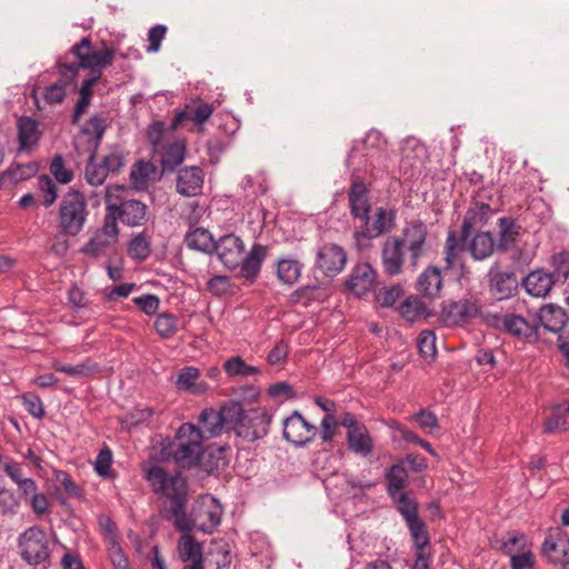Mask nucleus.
<instances>
[{
    "label": "nucleus",
    "instance_id": "obj_1",
    "mask_svg": "<svg viewBox=\"0 0 569 569\" xmlns=\"http://www.w3.org/2000/svg\"><path fill=\"white\" fill-rule=\"evenodd\" d=\"M114 50L103 47L93 50L89 38H83L71 47L69 52L60 57L57 61L59 74L63 79L74 80L80 69H89V76L94 72L102 76V69L112 64Z\"/></svg>",
    "mask_w": 569,
    "mask_h": 569
},
{
    "label": "nucleus",
    "instance_id": "obj_2",
    "mask_svg": "<svg viewBox=\"0 0 569 569\" xmlns=\"http://www.w3.org/2000/svg\"><path fill=\"white\" fill-rule=\"evenodd\" d=\"M203 439L194 423L184 422L172 439L161 443V459L172 460L182 469L198 466L203 453Z\"/></svg>",
    "mask_w": 569,
    "mask_h": 569
},
{
    "label": "nucleus",
    "instance_id": "obj_3",
    "mask_svg": "<svg viewBox=\"0 0 569 569\" xmlns=\"http://www.w3.org/2000/svg\"><path fill=\"white\" fill-rule=\"evenodd\" d=\"M129 190L119 184L106 189V216H112L129 227H141L148 220V207L134 199H128Z\"/></svg>",
    "mask_w": 569,
    "mask_h": 569
},
{
    "label": "nucleus",
    "instance_id": "obj_4",
    "mask_svg": "<svg viewBox=\"0 0 569 569\" xmlns=\"http://www.w3.org/2000/svg\"><path fill=\"white\" fill-rule=\"evenodd\" d=\"M168 506L164 518L173 521L179 531H190L191 523L188 520L187 505L189 501V489L187 480L180 472H173V480L170 481V489L164 491L160 498Z\"/></svg>",
    "mask_w": 569,
    "mask_h": 569
},
{
    "label": "nucleus",
    "instance_id": "obj_5",
    "mask_svg": "<svg viewBox=\"0 0 569 569\" xmlns=\"http://www.w3.org/2000/svg\"><path fill=\"white\" fill-rule=\"evenodd\" d=\"M88 213L84 196L76 190L67 192L59 206L58 227L60 232L71 237L79 234L84 227Z\"/></svg>",
    "mask_w": 569,
    "mask_h": 569
},
{
    "label": "nucleus",
    "instance_id": "obj_6",
    "mask_svg": "<svg viewBox=\"0 0 569 569\" xmlns=\"http://www.w3.org/2000/svg\"><path fill=\"white\" fill-rule=\"evenodd\" d=\"M271 420L267 409L257 407L244 410L240 403V415L232 422V429L244 441L254 442L268 435Z\"/></svg>",
    "mask_w": 569,
    "mask_h": 569
},
{
    "label": "nucleus",
    "instance_id": "obj_7",
    "mask_svg": "<svg viewBox=\"0 0 569 569\" xmlns=\"http://www.w3.org/2000/svg\"><path fill=\"white\" fill-rule=\"evenodd\" d=\"M239 415L238 401H227L219 410L204 408L198 417L201 438L206 441L220 436L226 427L232 428V422Z\"/></svg>",
    "mask_w": 569,
    "mask_h": 569
},
{
    "label": "nucleus",
    "instance_id": "obj_8",
    "mask_svg": "<svg viewBox=\"0 0 569 569\" xmlns=\"http://www.w3.org/2000/svg\"><path fill=\"white\" fill-rule=\"evenodd\" d=\"M222 513V506L214 497L210 495L199 497L192 509V515L188 516L191 523L190 531L197 527L204 533H212L220 525Z\"/></svg>",
    "mask_w": 569,
    "mask_h": 569
},
{
    "label": "nucleus",
    "instance_id": "obj_9",
    "mask_svg": "<svg viewBox=\"0 0 569 569\" xmlns=\"http://www.w3.org/2000/svg\"><path fill=\"white\" fill-rule=\"evenodd\" d=\"M408 253V264L415 271L426 251L428 229L421 220L406 223L400 236H397Z\"/></svg>",
    "mask_w": 569,
    "mask_h": 569
},
{
    "label": "nucleus",
    "instance_id": "obj_10",
    "mask_svg": "<svg viewBox=\"0 0 569 569\" xmlns=\"http://www.w3.org/2000/svg\"><path fill=\"white\" fill-rule=\"evenodd\" d=\"M21 557L29 565H39L49 556L46 532L34 526L24 530L19 537Z\"/></svg>",
    "mask_w": 569,
    "mask_h": 569
},
{
    "label": "nucleus",
    "instance_id": "obj_11",
    "mask_svg": "<svg viewBox=\"0 0 569 569\" xmlns=\"http://www.w3.org/2000/svg\"><path fill=\"white\" fill-rule=\"evenodd\" d=\"M119 228L112 216H104L103 226L84 244L82 252L93 258L103 256L118 242Z\"/></svg>",
    "mask_w": 569,
    "mask_h": 569
},
{
    "label": "nucleus",
    "instance_id": "obj_12",
    "mask_svg": "<svg viewBox=\"0 0 569 569\" xmlns=\"http://www.w3.org/2000/svg\"><path fill=\"white\" fill-rule=\"evenodd\" d=\"M282 425L283 438L297 447L308 445L318 435V428L307 421L298 411H293L283 420Z\"/></svg>",
    "mask_w": 569,
    "mask_h": 569
},
{
    "label": "nucleus",
    "instance_id": "obj_13",
    "mask_svg": "<svg viewBox=\"0 0 569 569\" xmlns=\"http://www.w3.org/2000/svg\"><path fill=\"white\" fill-rule=\"evenodd\" d=\"M347 253L336 243L321 246L316 256V267L327 277L339 274L346 267Z\"/></svg>",
    "mask_w": 569,
    "mask_h": 569
},
{
    "label": "nucleus",
    "instance_id": "obj_14",
    "mask_svg": "<svg viewBox=\"0 0 569 569\" xmlns=\"http://www.w3.org/2000/svg\"><path fill=\"white\" fill-rule=\"evenodd\" d=\"M426 157V148L415 138H407L402 141L400 148L399 169L407 178H412L420 173L423 159Z\"/></svg>",
    "mask_w": 569,
    "mask_h": 569
},
{
    "label": "nucleus",
    "instance_id": "obj_15",
    "mask_svg": "<svg viewBox=\"0 0 569 569\" xmlns=\"http://www.w3.org/2000/svg\"><path fill=\"white\" fill-rule=\"evenodd\" d=\"M396 224V210L377 208L373 218H368L362 222L363 230L356 233L357 241L361 238L372 239L383 233L390 232Z\"/></svg>",
    "mask_w": 569,
    "mask_h": 569
},
{
    "label": "nucleus",
    "instance_id": "obj_16",
    "mask_svg": "<svg viewBox=\"0 0 569 569\" xmlns=\"http://www.w3.org/2000/svg\"><path fill=\"white\" fill-rule=\"evenodd\" d=\"M222 264L230 270L240 266L242 254L244 253V243L240 237L234 233L222 236L214 243V251Z\"/></svg>",
    "mask_w": 569,
    "mask_h": 569
},
{
    "label": "nucleus",
    "instance_id": "obj_17",
    "mask_svg": "<svg viewBox=\"0 0 569 569\" xmlns=\"http://www.w3.org/2000/svg\"><path fill=\"white\" fill-rule=\"evenodd\" d=\"M407 250L398 237H389L381 248V266L383 272L388 276H398L403 272Z\"/></svg>",
    "mask_w": 569,
    "mask_h": 569
},
{
    "label": "nucleus",
    "instance_id": "obj_18",
    "mask_svg": "<svg viewBox=\"0 0 569 569\" xmlns=\"http://www.w3.org/2000/svg\"><path fill=\"white\" fill-rule=\"evenodd\" d=\"M478 306L469 300L446 301L442 303L440 320L447 327L461 326L478 315Z\"/></svg>",
    "mask_w": 569,
    "mask_h": 569
},
{
    "label": "nucleus",
    "instance_id": "obj_19",
    "mask_svg": "<svg viewBox=\"0 0 569 569\" xmlns=\"http://www.w3.org/2000/svg\"><path fill=\"white\" fill-rule=\"evenodd\" d=\"M542 551L548 560L556 565L569 563V537L561 529L550 531L545 539Z\"/></svg>",
    "mask_w": 569,
    "mask_h": 569
},
{
    "label": "nucleus",
    "instance_id": "obj_20",
    "mask_svg": "<svg viewBox=\"0 0 569 569\" xmlns=\"http://www.w3.org/2000/svg\"><path fill=\"white\" fill-rule=\"evenodd\" d=\"M377 283V272L368 262L357 263L346 282L347 287L356 296L361 297L375 289Z\"/></svg>",
    "mask_w": 569,
    "mask_h": 569
},
{
    "label": "nucleus",
    "instance_id": "obj_21",
    "mask_svg": "<svg viewBox=\"0 0 569 569\" xmlns=\"http://www.w3.org/2000/svg\"><path fill=\"white\" fill-rule=\"evenodd\" d=\"M268 251L269 248L267 246L254 243L246 256L244 253L242 254V260L238 267L240 268L239 277L247 281L254 282L268 256Z\"/></svg>",
    "mask_w": 569,
    "mask_h": 569
},
{
    "label": "nucleus",
    "instance_id": "obj_22",
    "mask_svg": "<svg viewBox=\"0 0 569 569\" xmlns=\"http://www.w3.org/2000/svg\"><path fill=\"white\" fill-rule=\"evenodd\" d=\"M492 208L485 202H475L466 212L461 226V239L467 241L473 230L483 227L492 217Z\"/></svg>",
    "mask_w": 569,
    "mask_h": 569
},
{
    "label": "nucleus",
    "instance_id": "obj_23",
    "mask_svg": "<svg viewBox=\"0 0 569 569\" xmlns=\"http://www.w3.org/2000/svg\"><path fill=\"white\" fill-rule=\"evenodd\" d=\"M3 472L17 486L20 497L26 501L38 492L37 482L32 478L24 477L21 463L17 462L12 458L6 460L3 465Z\"/></svg>",
    "mask_w": 569,
    "mask_h": 569
},
{
    "label": "nucleus",
    "instance_id": "obj_24",
    "mask_svg": "<svg viewBox=\"0 0 569 569\" xmlns=\"http://www.w3.org/2000/svg\"><path fill=\"white\" fill-rule=\"evenodd\" d=\"M556 283L553 274L543 269L532 270L522 279L526 292L536 298H546Z\"/></svg>",
    "mask_w": 569,
    "mask_h": 569
},
{
    "label": "nucleus",
    "instance_id": "obj_25",
    "mask_svg": "<svg viewBox=\"0 0 569 569\" xmlns=\"http://www.w3.org/2000/svg\"><path fill=\"white\" fill-rule=\"evenodd\" d=\"M503 330L521 340L532 342L538 339L537 326L518 315H506L500 319Z\"/></svg>",
    "mask_w": 569,
    "mask_h": 569
},
{
    "label": "nucleus",
    "instance_id": "obj_26",
    "mask_svg": "<svg viewBox=\"0 0 569 569\" xmlns=\"http://www.w3.org/2000/svg\"><path fill=\"white\" fill-rule=\"evenodd\" d=\"M203 186L201 168L192 166L181 169L177 178V191L184 197L198 196Z\"/></svg>",
    "mask_w": 569,
    "mask_h": 569
},
{
    "label": "nucleus",
    "instance_id": "obj_27",
    "mask_svg": "<svg viewBox=\"0 0 569 569\" xmlns=\"http://www.w3.org/2000/svg\"><path fill=\"white\" fill-rule=\"evenodd\" d=\"M107 128L106 118L101 114L92 116L86 127L82 129L81 134L76 140V147L83 142L88 143V150H93L97 153L98 147L102 140Z\"/></svg>",
    "mask_w": 569,
    "mask_h": 569
},
{
    "label": "nucleus",
    "instance_id": "obj_28",
    "mask_svg": "<svg viewBox=\"0 0 569 569\" xmlns=\"http://www.w3.org/2000/svg\"><path fill=\"white\" fill-rule=\"evenodd\" d=\"M177 389L192 395H202L209 390V385L201 380V372L196 367H183L174 381Z\"/></svg>",
    "mask_w": 569,
    "mask_h": 569
},
{
    "label": "nucleus",
    "instance_id": "obj_29",
    "mask_svg": "<svg viewBox=\"0 0 569 569\" xmlns=\"http://www.w3.org/2000/svg\"><path fill=\"white\" fill-rule=\"evenodd\" d=\"M142 470L143 478L152 492L161 498L164 491L170 489V481L173 480V473H169L163 467L158 465H144Z\"/></svg>",
    "mask_w": 569,
    "mask_h": 569
},
{
    "label": "nucleus",
    "instance_id": "obj_30",
    "mask_svg": "<svg viewBox=\"0 0 569 569\" xmlns=\"http://www.w3.org/2000/svg\"><path fill=\"white\" fill-rule=\"evenodd\" d=\"M517 288L515 273L506 271H490L489 289L491 295L498 300H503L513 295Z\"/></svg>",
    "mask_w": 569,
    "mask_h": 569
},
{
    "label": "nucleus",
    "instance_id": "obj_31",
    "mask_svg": "<svg viewBox=\"0 0 569 569\" xmlns=\"http://www.w3.org/2000/svg\"><path fill=\"white\" fill-rule=\"evenodd\" d=\"M442 288V276L439 268L427 267L417 280V291L427 298L437 297Z\"/></svg>",
    "mask_w": 569,
    "mask_h": 569
},
{
    "label": "nucleus",
    "instance_id": "obj_32",
    "mask_svg": "<svg viewBox=\"0 0 569 569\" xmlns=\"http://www.w3.org/2000/svg\"><path fill=\"white\" fill-rule=\"evenodd\" d=\"M349 207L351 214L355 218H358L361 223L368 218L371 207L368 199L367 188L363 183H352L349 191Z\"/></svg>",
    "mask_w": 569,
    "mask_h": 569
},
{
    "label": "nucleus",
    "instance_id": "obj_33",
    "mask_svg": "<svg viewBox=\"0 0 569 569\" xmlns=\"http://www.w3.org/2000/svg\"><path fill=\"white\" fill-rule=\"evenodd\" d=\"M539 323L551 332H559L568 321L567 312L556 305H546L538 312Z\"/></svg>",
    "mask_w": 569,
    "mask_h": 569
},
{
    "label": "nucleus",
    "instance_id": "obj_34",
    "mask_svg": "<svg viewBox=\"0 0 569 569\" xmlns=\"http://www.w3.org/2000/svg\"><path fill=\"white\" fill-rule=\"evenodd\" d=\"M214 109L212 104L200 102L194 107L187 106L184 110L178 112L173 119V126L179 127L186 121H191L196 126H203L212 116Z\"/></svg>",
    "mask_w": 569,
    "mask_h": 569
},
{
    "label": "nucleus",
    "instance_id": "obj_35",
    "mask_svg": "<svg viewBox=\"0 0 569 569\" xmlns=\"http://www.w3.org/2000/svg\"><path fill=\"white\" fill-rule=\"evenodd\" d=\"M347 445L350 451L362 457L373 452V439L365 425L347 432Z\"/></svg>",
    "mask_w": 569,
    "mask_h": 569
},
{
    "label": "nucleus",
    "instance_id": "obj_36",
    "mask_svg": "<svg viewBox=\"0 0 569 569\" xmlns=\"http://www.w3.org/2000/svg\"><path fill=\"white\" fill-rule=\"evenodd\" d=\"M465 246L471 257L478 261L489 258L495 251V240L488 231L478 232L472 238H468Z\"/></svg>",
    "mask_w": 569,
    "mask_h": 569
},
{
    "label": "nucleus",
    "instance_id": "obj_37",
    "mask_svg": "<svg viewBox=\"0 0 569 569\" xmlns=\"http://www.w3.org/2000/svg\"><path fill=\"white\" fill-rule=\"evenodd\" d=\"M498 226V247L502 250L513 247L518 238L525 233V229L511 217L500 218Z\"/></svg>",
    "mask_w": 569,
    "mask_h": 569
},
{
    "label": "nucleus",
    "instance_id": "obj_38",
    "mask_svg": "<svg viewBox=\"0 0 569 569\" xmlns=\"http://www.w3.org/2000/svg\"><path fill=\"white\" fill-rule=\"evenodd\" d=\"M178 542V551L181 561L191 563H203V546L190 535V531H182Z\"/></svg>",
    "mask_w": 569,
    "mask_h": 569
},
{
    "label": "nucleus",
    "instance_id": "obj_39",
    "mask_svg": "<svg viewBox=\"0 0 569 569\" xmlns=\"http://www.w3.org/2000/svg\"><path fill=\"white\" fill-rule=\"evenodd\" d=\"M52 368L58 372H62L76 379L90 378L100 372L99 365L91 359H86L77 365H67L60 361H54L52 363Z\"/></svg>",
    "mask_w": 569,
    "mask_h": 569
},
{
    "label": "nucleus",
    "instance_id": "obj_40",
    "mask_svg": "<svg viewBox=\"0 0 569 569\" xmlns=\"http://www.w3.org/2000/svg\"><path fill=\"white\" fill-rule=\"evenodd\" d=\"M184 243L189 249L211 254L214 251L216 241L209 230L198 227L186 234Z\"/></svg>",
    "mask_w": 569,
    "mask_h": 569
},
{
    "label": "nucleus",
    "instance_id": "obj_41",
    "mask_svg": "<svg viewBox=\"0 0 569 569\" xmlns=\"http://www.w3.org/2000/svg\"><path fill=\"white\" fill-rule=\"evenodd\" d=\"M157 178V168L146 160L138 161L131 169L130 179L136 190H146L149 183Z\"/></svg>",
    "mask_w": 569,
    "mask_h": 569
},
{
    "label": "nucleus",
    "instance_id": "obj_42",
    "mask_svg": "<svg viewBox=\"0 0 569 569\" xmlns=\"http://www.w3.org/2000/svg\"><path fill=\"white\" fill-rule=\"evenodd\" d=\"M38 122L30 117H22L18 121V138L21 150H30L39 140Z\"/></svg>",
    "mask_w": 569,
    "mask_h": 569
},
{
    "label": "nucleus",
    "instance_id": "obj_43",
    "mask_svg": "<svg viewBox=\"0 0 569 569\" xmlns=\"http://www.w3.org/2000/svg\"><path fill=\"white\" fill-rule=\"evenodd\" d=\"M302 263L292 258L280 259L277 263V277L287 286H293L301 277Z\"/></svg>",
    "mask_w": 569,
    "mask_h": 569
},
{
    "label": "nucleus",
    "instance_id": "obj_44",
    "mask_svg": "<svg viewBox=\"0 0 569 569\" xmlns=\"http://www.w3.org/2000/svg\"><path fill=\"white\" fill-rule=\"evenodd\" d=\"M410 537L416 549V552H430V537L427 525L420 519V517L406 522Z\"/></svg>",
    "mask_w": 569,
    "mask_h": 569
},
{
    "label": "nucleus",
    "instance_id": "obj_45",
    "mask_svg": "<svg viewBox=\"0 0 569 569\" xmlns=\"http://www.w3.org/2000/svg\"><path fill=\"white\" fill-rule=\"evenodd\" d=\"M186 144L183 141H174L167 146L161 154L162 171H173L184 160Z\"/></svg>",
    "mask_w": 569,
    "mask_h": 569
},
{
    "label": "nucleus",
    "instance_id": "obj_46",
    "mask_svg": "<svg viewBox=\"0 0 569 569\" xmlns=\"http://www.w3.org/2000/svg\"><path fill=\"white\" fill-rule=\"evenodd\" d=\"M465 242L461 239V236L459 237L456 231L450 230L447 234V239L445 242V269L450 270L455 267L459 253L465 248Z\"/></svg>",
    "mask_w": 569,
    "mask_h": 569
},
{
    "label": "nucleus",
    "instance_id": "obj_47",
    "mask_svg": "<svg viewBox=\"0 0 569 569\" xmlns=\"http://www.w3.org/2000/svg\"><path fill=\"white\" fill-rule=\"evenodd\" d=\"M386 479L389 496L401 492L408 480L403 462L392 465L386 473Z\"/></svg>",
    "mask_w": 569,
    "mask_h": 569
},
{
    "label": "nucleus",
    "instance_id": "obj_48",
    "mask_svg": "<svg viewBox=\"0 0 569 569\" xmlns=\"http://www.w3.org/2000/svg\"><path fill=\"white\" fill-rule=\"evenodd\" d=\"M400 315L411 323L429 316L425 303L418 298H407L400 306Z\"/></svg>",
    "mask_w": 569,
    "mask_h": 569
},
{
    "label": "nucleus",
    "instance_id": "obj_49",
    "mask_svg": "<svg viewBox=\"0 0 569 569\" xmlns=\"http://www.w3.org/2000/svg\"><path fill=\"white\" fill-rule=\"evenodd\" d=\"M390 498L397 506V510L402 516L405 522H409L419 517L418 513V503L416 500L410 498L407 492H398L395 495H390Z\"/></svg>",
    "mask_w": 569,
    "mask_h": 569
},
{
    "label": "nucleus",
    "instance_id": "obj_50",
    "mask_svg": "<svg viewBox=\"0 0 569 569\" xmlns=\"http://www.w3.org/2000/svg\"><path fill=\"white\" fill-rule=\"evenodd\" d=\"M53 479L57 483L61 485L64 490V495L56 493L57 499L60 502H64L66 498H79L81 496L80 487L73 481L71 476L64 470H54Z\"/></svg>",
    "mask_w": 569,
    "mask_h": 569
},
{
    "label": "nucleus",
    "instance_id": "obj_51",
    "mask_svg": "<svg viewBox=\"0 0 569 569\" xmlns=\"http://www.w3.org/2000/svg\"><path fill=\"white\" fill-rule=\"evenodd\" d=\"M151 253V241L144 232L132 238L128 246V254L136 261H144Z\"/></svg>",
    "mask_w": 569,
    "mask_h": 569
},
{
    "label": "nucleus",
    "instance_id": "obj_52",
    "mask_svg": "<svg viewBox=\"0 0 569 569\" xmlns=\"http://www.w3.org/2000/svg\"><path fill=\"white\" fill-rule=\"evenodd\" d=\"M88 151L90 154L84 171L86 180L91 186H101L107 179L108 172L102 163L98 164L94 162L96 153H93V150Z\"/></svg>",
    "mask_w": 569,
    "mask_h": 569
},
{
    "label": "nucleus",
    "instance_id": "obj_53",
    "mask_svg": "<svg viewBox=\"0 0 569 569\" xmlns=\"http://www.w3.org/2000/svg\"><path fill=\"white\" fill-rule=\"evenodd\" d=\"M38 190L42 196L43 207L49 208L57 201L58 187L48 174H41L38 178Z\"/></svg>",
    "mask_w": 569,
    "mask_h": 569
},
{
    "label": "nucleus",
    "instance_id": "obj_54",
    "mask_svg": "<svg viewBox=\"0 0 569 569\" xmlns=\"http://www.w3.org/2000/svg\"><path fill=\"white\" fill-rule=\"evenodd\" d=\"M569 422L563 416L561 408H553L543 423V432L548 435L558 433L568 430Z\"/></svg>",
    "mask_w": 569,
    "mask_h": 569
},
{
    "label": "nucleus",
    "instance_id": "obj_55",
    "mask_svg": "<svg viewBox=\"0 0 569 569\" xmlns=\"http://www.w3.org/2000/svg\"><path fill=\"white\" fill-rule=\"evenodd\" d=\"M60 77H62L60 74ZM74 80L60 78L57 82L46 88L43 98L50 104L61 103L67 93V87Z\"/></svg>",
    "mask_w": 569,
    "mask_h": 569
},
{
    "label": "nucleus",
    "instance_id": "obj_56",
    "mask_svg": "<svg viewBox=\"0 0 569 569\" xmlns=\"http://www.w3.org/2000/svg\"><path fill=\"white\" fill-rule=\"evenodd\" d=\"M224 370L229 376L248 377L258 375L259 368L247 365L242 358L232 357L224 363Z\"/></svg>",
    "mask_w": 569,
    "mask_h": 569
},
{
    "label": "nucleus",
    "instance_id": "obj_57",
    "mask_svg": "<svg viewBox=\"0 0 569 569\" xmlns=\"http://www.w3.org/2000/svg\"><path fill=\"white\" fill-rule=\"evenodd\" d=\"M363 144L368 150V156L373 158L387 149L388 142L380 131L371 130L367 133Z\"/></svg>",
    "mask_w": 569,
    "mask_h": 569
},
{
    "label": "nucleus",
    "instance_id": "obj_58",
    "mask_svg": "<svg viewBox=\"0 0 569 569\" xmlns=\"http://www.w3.org/2000/svg\"><path fill=\"white\" fill-rule=\"evenodd\" d=\"M535 565L531 546L519 547L517 553L510 557L511 569H532Z\"/></svg>",
    "mask_w": 569,
    "mask_h": 569
},
{
    "label": "nucleus",
    "instance_id": "obj_59",
    "mask_svg": "<svg viewBox=\"0 0 569 569\" xmlns=\"http://www.w3.org/2000/svg\"><path fill=\"white\" fill-rule=\"evenodd\" d=\"M154 328L162 338H170L178 331V320L171 313H161L154 321Z\"/></svg>",
    "mask_w": 569,
    "mask_h": 569
},
{
    "label": "nucleus",
    "instance_id": "obj_60",
    "mask_svg": "<svg viewBox=\"0 0 569 569\" xmlns=\"http://www.w3.org/2000/svg\"><path fill=\"white\" fill-rule=\"evenodd\" d=\"M420 355L426 359H433L437 352L436 336L431 330H423L417 339Z\"/></svg>",
    "mask_w": 569,
    "mask_h": 569
},
{
    "label": "nucleus",
    "instance_id": "obj_61",
    "mask_svg": "<svg viewBox=\"0 0 569 569\" xmlns=\"http://www.w3.org/2000/svg\"><path fill=\"white\" fill-rule=\"evenodd\" d=\"M113 455L108 446H103L94 462V471L102 478H109L111 476V465Z\"/></svg>",
    "mask_w": 569,
    "mask_h": 569
},
{
    "label": "nucleus",
    "instance_id": "obj_62",
    "mask_svg": "<svg viewBox=\"0 0 569 569\" xmlns=\"http://www.w3.org/2000/svg\"><path fill=\"white\" fill-rule=\"evenodd\" d=\"M552 267L555 280L557 282H565L569 277V252L563 251L552 257Z\"/></svg>",
    "mask_w": 569,
    "mask_h": 569
},
{
    "label": "nucleus",
    "instance_id": "obj_63",
    "mask_svg": "<svg viewBox=\"0 0 569 569\" xmlns=\"http://www.w3.org/2000/svg\"><path fill=\"white\" fill-rule=\"evenodd\" d=\"M527 537L521 532H508V537L500 543V551L511 557L512 553H517L519 547L529 546Z\"/></svg>",
    "mask_w": 569,
    "mask_h": 569
},
{
    "label": "nucleus",
    "instance_id": "obj_64",
    "mask_svg": "<svg viewBox=\"0 0 569 569\" xmlns=\"http://www.w3.org/2000/svg\"><path fill=\"white\" fill-rule=\"evenodd\" d=\"M68 305L76 313H79L82 309H89L91 307L86 293L76 284H72L68 290Z\"/></svg>",
    "mask_w": 569,
    "mask_h": 569
}]
</instances>
